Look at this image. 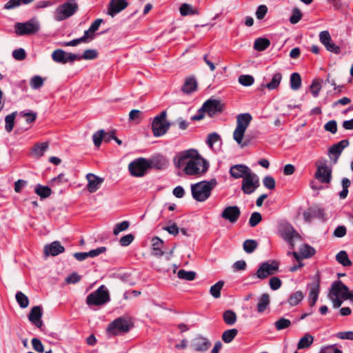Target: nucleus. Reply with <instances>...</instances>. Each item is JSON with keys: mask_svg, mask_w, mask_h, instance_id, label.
Returning <instances> with one entry per match:
<instances>
[{"mask_svg": "<svg viewBox=\"0 0 353 353\" xmlns=\"http://www.w3.org/2000/svg\"><path fill=\"white\" fill-rule=\"evenodd\" d=\"M176 168L185 165L183 171L187 175H198L205 173L208 168V163L201 157L195 149H189L177 154L174 159Z\"/></svg>", "mask_w": 353, "mask_h": 353, "instance_id": "f257e3e1", "label": "nucleus"}, {"mask_svg": "<svg viewBox=\"0 0 353 353\" xmlns=\"http://www.w3.org/2000/svg\"><path fill=\"white\" fill-rule=\"evenodd\" d=\"M217 185L215 179L202 181L191 185V192L194 199L199 202L206 201L210 196L212 190Z\"/></svg>", "mask_w": 353, "mask_h": 353, "instance_id": "f03ea898", "label": "nucleus"}, {"mask_svg": "<svg viewBox=\"0 0 353 353\" xmlns=\"http://www.w3.org/2000/svg\"><path fill=\"white\" fill-rule=\"evenodd\" d=\"M252 119L250 113H241L236 117V127L233 132V139L241 148L248 145L247 142H243V139Z\"/></svg>", "mask_w": 353, "mask_h": 353, "instance_id": "7ed1b4c3", "label": "nucleus"}, {"mask_svg": "<svg viewBox=\"0 0 353 353\" xmlns=\"http://www.w3.org/2000/svg\"><path fill=\"white\" fill-rule=\"evenodd\" d=\"M133 327V323L130 318L121 316L112 321L107 327L109 334L117 336L126 333Z\"/></svg>", "mask_w": 353, "mask_h": 353, "instance_id": "20e7f679", "label": "nucleus"}, {"mask_svg": "<svg viewBox=\"0 0 353 353\" xmlns=\"http://www.w3.org/2000/svg\"><path fill=\"white\" fill-rule=\"evenodd\" d=\"M110 300L108 288L102 285L97 290L90 293L86 298L88 305H103Z\"/></svg>", "mask_w": 353, "mask_h": 353, "instance_id": "39448f33", "label": "nucleus"}, {"mask_svg": "<svg viewBox=\"0 0 353 353\" xmlns=\"http://www.w3.org/2000/svg\"><path fill=\"white\" fill-rule=\"evenodd\" d=\"M78 5L74 0H70L59 5L54 14V19L57 21H63L72 16L78 10Z\"/></svg>", "mask_w": 353, "mask_h": 353, "instance_id": "423d86ee", "label": "nucleus"}, {"mask_svg": "<svg viewBox=\"0 0 353 353\" xmlns=\"http://www.w3.org/2000/svg\"><path fill=\"white\" fill-rule=\"evenodd\" d=\"M150 169L149 160L140 157L134 159L128 165V170L130 174L136 177H142Z\"/></svg>", "mask_w": 353, "mask_h": 353, "instance_id": "0eeeda50", "label": "nucleus"}, {"mask_svg": "<svg viewBox=\"0 0 353 353\" xmlns=\"http://www.w3.org/2000/svg\"><path fill=\"white\" fill-rule=\"evenodd\" d=\"M166 112L163 111L154 118L152 130L154 137H161L169 130L170 123L166 121Z\"/></svg>", "mask_w": 353, "mask_h": 353, "instance_id": "6e6552de", "label": "nucleus"}, {"mask_svg": "<svg viewBox=\"0 0 353 353\" xmlns=\"http://www.w3.org/2000/svg\"><path fill=\"white\" fill-rule=\"evenodd\" d=\"M39 29V23L35 18H32L26 23H17L15 24V32L20 36L35 34Z\"/></svg>", "mask_w": 353, "mask_h": 353, "instance_id": "1a4fd4ad", "label": "nucleus"}, {"mask_svg": "<svg viewBox=\"0 0 353 353\" xmlns=\"http://www.w3.org/2000/svg\"><path fill=\"white\" fill-rule=\"evenodd\" d=\"M279 263L277 261L272 260L262 263L258 268L256 276L259 279H265L269 276L273 275L279 270Z\"/></svg>", "mask_w": 353, "mask_h": 353, "instance_id": "9d476101", "label": "nucleus"}, {"mask_svg": "<svg viewBox=\"0 0 353 353\" xmlns=\"http://www.w3.org/2000/svg\"><path fill=\"white\" fill-rule=\"evenodd\" d=\"M260 186L259 178L254 172H249L243 177L241 190L245 194H251Z\"/></svg>", "mask_w": 353, "mask_h": 353, "instance_id": "9b49d317", "label": "nucleus"}, {"mask_svg": "<svg viewBox=\"0 0 353 353\" xmlns=\"http://www.w3.org/2000/svg\"><path fill=\"white\" fill-rule=\"evenodd\" d=\"M316 165L315 179L322 183H330L332 180V169L325 161L316 162Z\"/></svg>", "mask_w": 353, "mask_h": 353, "instance_id": "f8f14e48", "label": "nucleus"}, {"mask_svg": "<svg viewBox=\"0 0 353 353\" xmlns=\"http://www.w3.org/2000/svg\"><path fill=\"white\" fill-rule=\"evenodd\" d=\"M79 58L78 54L68 53L61 49H57L52 54V60L56 63L61 64L73 63Z\"/></svg>", "mask_w": 353, "mask_h": 353, "instance_id": "ddd939ff", "label": "nucleus"}, {"mask_svg": "<svg viewBox=\"0 0 353 353\" xmlns=\"http://www.w3.org/2000/svg\"><path fill=\"white\" fill-rule=\"evenodd\" d=\"M224 105L219 100L208 99L203 105L201 110L207 112L209 116L212 117L223 112Z\"/></svg>", "mask_w": 353, "mask_h": 353, "instance_id": "4468645a", "label": "nucleus"}, {"mask_svg": "<svg viewBox=\"0 0 353 353\" xmlns=\"http://www.w3.org/2000/svg\"><path fill=\"white\" fill-rule=\"evenodd\" d=\"M347 139L340 141L336 144L332 145L328 150V155L334 164H336L340 157L343 150L349 145Z\"/></svg>", "mask_w": 353, "mask_h": 353, "instance_id": "2eb2a0df", "label": "nucleus"}, {"mask_svg": "<svg viewBox=\"0 0 353 353\" xmlns=\"http://www.w3.org/2000/svg\"><path fill=\"white\" fill-rule=\"evenodd\" d=\"M319 40L327 51L336 54H338L341 52L340 47L332 41L328 31L325 30L319 33Z\"/></svg>", "mask_w": 353, "mask_h": 353, "instance_id": "dca6fc26", "label": "nucleus"}, {"mask_svg": "<svg viewBox=\"0 0 353 353\" xmlns=\"http://www.w3.org/2000/svg\"><path fill=\"white\" fill-rule=\"evenodd\" d=\"M210 345L211 343L208 339L200 334L196 336L190 342V347L196 352H205Z\"/></svg>", "mask_w": 353, "mask_h": 353, "instance_id": "f3484780", "label": "nucleus"}, {"mask_svg": "<svg viewBox=\"0 0 353 353\" xmlns=\"http://www.w3.org/2000/svg\"><path fill=\"white\" fill-rule=\"evenodd\" d=\"M307 288L310 290L309 304L312 307L315 305L320 292V277L319 274L315 276L313 282L308 284Z\"/></svg>", "mask_w": 353, "mask_h": 353, "instance_id": "a211bd4d", "label": "nucleus"}, {"mask_svg": "<svg viewBox=\"0 0 353 353\" xmlns=\"http://www.w3.org/2000/svg\"><path fill=\"white\" fill-rule=\"evenodd\" d=\"M241 215V210L236 205L226 207L222 212L221 216L230 223H235Z\"/></svg>", "mask_w": 353, "mask_h": 353, "instance_id": "6ab92c4d", "label": "nucleus"}, {"mask_svg": "<svg viewBox=\"0 0 353 353\" xmlns=\"http://www.w3.org/2000/svg\"><path fill=\"white\" fill-rule=\"evenodd\" d=\"M128 6V3L126 0H111L109 3L108 14L113 17L127 8Z\"/></svg>", "mask_w": 353, "mask_h": 353, "instance_id": "aec40b11", "label": "nucleus"}, {"mask_svg": "<svg viewBox=\"0 0 353 353\" xmlns=\"http://www.w3.org/2000/svg\"><path fill=\"white\" fill-rule=\"evenodd\" d=\"M252 171L247 165L243 164H236L232 165L230 169V174L234 179H240L247 176L249 172Z\"/></svg>", "mask_w": 353, "mask_h": 353, "instance_id": "412c9836", "label": "nucleus"}, {"mask_svg": "<svg viewBox=\"0 0 353 353\" xmlns=\"http://www.w3.org/2000/svg\"><path fill=\"white\" fill-rule=\"evenodd\" d=\"M86 179L88 181L87 189L90 193L95 192L104 181L103 178L92 173L87 174Z\"/></svg>", "mask_w": 353, "mask_h": 353, "instance_id": "4be33fe9", "label": "nucleus"}, {"mask_svg": "<svg viewBox=\"0 0 353 353\" xmlns=\"http://www.w3.org/2000/svg\"><path fill=\"white\" fill-rule=\"evenodd\" d=\"M303 219L305 222L310 223L314 218H319L325 220V213L322 209L309 208L305 210L303 214Z\"/></svg>", "mask_w": 353, "mask_h": 353, "instance_id": "5701e85b", "label": "nucleus"}, {"mask_svg": "<svg viewBox=\"0 0 353 353\" xmlns=\"http://www.w3.org/2000/svg\"><path fill=\"white\" fill-rule=\"evenodd\" d=\"M65 251V248L62 246L59 241H55L50 244H47L44 248V253L46 256H57Z\"/></svg>", "mask_w": 353, "mask_h": 353, "instance_id": "b1692460", "label": "nucleus"}, {"mask_svg": "<svg viewBox=\"0 0 353 353\" xmlns=\"http://www.w3.org/2000/svg\"><path fill=\"white\" fill-rule=\"evenodd\" d=\"M42 310L40 306H34L32 308L29 315L28 319L37 327L41 328L43 325L41 321Z\"/></svg>", "mask_w": 353, "mask_h": 353, "instance_id": "393cba45", "label": "nucleus"}, {"mask_svg": "<svg viewBox=\"0 0 353 353\" xmlns=\"http://www.w3.org/2000/svg\"><path fill=\"white\" fill-rule=\"evenodd\" d=\"M282 236L292 248L294 247L293 239L294 238H299V235L297 232L290 225H288L283 228L282 230Z\"/></svg>", "mask_w": 353, "mask_h": 353, "instance_id": "a878e982", "label": "nucleus"}, {"mask_svg": "<svg viewBox=\"0 0 353 353\" xmlns=\"http://www.w3.org/2000/svg\"><path fill=\"white\" fill-rule=\"evenodd\" d=\"M347 291V287L341 281H337L332 284L329 296L337 297L339 295L343 297V292Z\"/></svg>", "mask_w": 353, "mask_h": 353, "instance_id": "bb28decb", "label": "nucleus"}, {"mask_svg": "<svg viewBox=\"0 0 353 353\" xmlns=\"http://www.w3.org/2000/svg\"><path fill=\"white\" fill-rule=\"evenodd\" d=\"M163 241L158 236L153 237L152 239V254L157 257L163 255Z\"/></svg>", "mask_w": 353, "mask_h": 353, "instance_id": "cd10ccee", "label": "nucleus"}, {"mask_svg": "<svg viewBox=\"0 0 353 353\" xmlns=\"http://www.w3.org/2000/svg\"><path fill=\"white\" fill-rule=\"evenodd\" d=\"M197 88V82L194 77L186 79L183 87L182 91L186 94H190L194 92Z\"/></svg>", "mask_w": 353, "mask_h": 353, "instance_id": "c85d7f7f", "label": "nucleus"}, {"mask_svg": "<svg viewBox=\"0 0 353 353\" xmlns=\"http://www.w3.org/2000/svg\"><path fill=\"white\" fill-rule=\"evenodd\" d=\"M313 341L314 337L311 334L306 333L298 342L297 349L303 350L308 348L312 344Z\"/></svg>", "mask_w": 353, "mask_h": 353, "instance_id": "c756f323", "label": "nucleus"}, {"mask_svg": "<svg viewBox=\"0 0 353 353\" xmlns=\"http://www.w3.org/2000/svg\"><path fill=\"white\" fill-rule=\"evenodd\" d=\"M270 296L267 293L263 294L259 298V303H257L256 308L257 312L259 313L263 312L268 306L270 305Z\"/></svg>", "mask_w": 353, "mask_h": 353, "instance_id": "7c9ffc66", "label": "nucleus"}, {"mask_svg": "<svg viewBox=\"0 0 353 353\" xmlns=\"http://www.w3.org/2000/svg\"><path fill=\"white\" fill-rule=\"evenodd\" d=\"M282 74L281 72H276L273 74L272 80L270 82L265 85L264 86L267 88L268 90H272L276 89L282 80Z\"/></svg>", "mask_w": 353, "mask_h": 353, "instance_id": "2f4dec72", "label": "nucleus"}, {"mask_svg": "<svg viewBox=\"0 0 353 353\" xmlns=\"http://www.w3.org/2000/svg\"><path fill=\"white\" fill-rule=\"evenodd\" d=\"M34 192L41 199H46L52 194V190L48 186H44L40 184H37L35 186Z\"/></svg>", "mask_w": 353, "mask_h": 353, "instance_id": "473e14b6", "label": "nucleus"}, {"mask_svg": "<svg viewBox=\"0 0 353 353\" xmlns=\"http://www.w3.org/2000/svg\"><path fill=\"white\" fill-rule=\"evenodd\" d=\"M270 46V41L267 38H258L254 43V48L257 51H263Z\"/></svg>", "mask_w": 353, "mask_h": 353, "instance_id": "72a5a7b5", "label": "nucleus"}, {"mask_svg": "<svg viewBox=\"0 0 353 353\" xmlns=\"http://www.w3.org/2000/svg\"><path fill=\"white\" fill-rule=\"evenodd\" d=\"M223 319L227 325H232L236 322L237 316L234 311L228 310L223 312Z\"/></svg>", "mask_w": 353, "mask_h": 353, "instance_id": "f704fd0d", "label": "nucleus"}, {"mask_svg": "<svg viewBox=\"0 0 353 353\" xmlns=\"http://www.w3.org/2000/svg\"><path fill=\"white\" fill-rule=\"evenodd\" d=\"M238 332L239 331L236 328L227 330L223 332L221 339L224 343H229L236 336Z\"/></svg>", "mask_w": 353, "mask_h": 353, "instance_id": "c9c22d12", "label": "nucleus"}, {"mask_svg": "<svg viewBox=\"0 0 353 353\" xmlns=\"http://www.w3.org/2000/svg\"><path fill=\"white\" fill-rule=\"evenodd\" d=\"M304 298V294L301 291H296L292 293L288 299V303L290 306L297 305Z\"/></svg>", "mask_w": 353, "mask_h": 353, "instance_id": "e433bc0d", "label": "nucleus"}, {"mask_svg": "<svg viewBox=\"0 0 353 353\" xmlns=\"http://www.w3.org/2000/svg\"><path fill=\"white\" fill-rule=\"evenodd\" d=\"M290 88L293 90H299L301 86V77L297 72H294L291 74L290 79Z\"/></svg>", "mask_w": 353, "mask_h": 353, "instance_id": "4c0bfd02", "label": "nucleus"}, {"mask_svg": "<svg viewBox=\"0 0 353 353\" xmlns=\"http://www.w3.org/2000/svg\"><path fill=\"white\" fill-rule=\"evenodd\" d=\"M179 11L181 16L199 14L197 10L194 9L190 4L185 3L181 4Z\"/></svg>", "mask_w": 353, "mask_h": 353, "instance_id": "58836bf2", "label": "nucleus"}, {"mask_svg": "<svg viewBox=\"0 0 353 353\" xmlns=\"http://www.w3.org/2000/svg\"><path fill=\"white\" fill-rule=\"evenodd\" d=\"M224 285L223 281H219L216 283L214 285L211 286L210 289V294L215 299H219L221 297V291Z\"/></svg>", "mask_w": 353, "mask_h": 353, "instance_id": "ea45409f", "label": "nucleus"}, {"mask_svg": "<svg viewBox=\"0 0 353 353\" xmlns=\"http://www.w3.org/2000/svg\"><path fill=\"white\" fill-rule=\"evenodd\" d=\"M336 261L345 267L352 265L351 261L349 259L347 254L345 251H340L336 256Z\"/></svg>", "mask_w": 353, "mask_h": 353, "instance_id": "a19ab883", "label": "nucleus"}, {"mask_svg": "<svg viewBox=\"0 0 353 353\" xmlns=\"http://www.w3.org/2000/svg\"><path fill=\"white\" fill-rule=\"evenodd\" d=\"M48 148V143L47 142L37 143L34 146L32 149V152L37 157H41L44 154L45 152L47 150Z\"/></svg>", "mask_w": 353, "mask_h": 353, "instance_id": "79ce46f5", "label": "nucleus"}, {"mask_svg": "<svg viewBox=\"0 0 353 353\" xmlns=\"http://www.w3.org/2000/svg\"><path fill=\"white\" fill-rule=\"evenodd\" d=\"M299 254L301 259L303 260V259L310 258L313 256L315 254V250L308 245H304L303 247L301 248Z\"/></svg>", "mask_w": 353, "mask_h": 353, "instance_id": "37998d69", "label": "nucleus"}, {"mask_svg": "<svg viewBox=\"0 0 353 353\" xmlns=\"http://www.w3.org/2000/svg\"><path fill=\"white\" fill-rule=\"evenodd\" d=\"M257 246V242L253 239H247L243 244V250L248 254L252 253L256 249Z\"/></svg>", "mask_w": 353, "mask_h": 353, "instance_id": "c03bdc74", "label": "nucleus"}, {"mask_svg": "<svg viewBox=\"0 0 353 353\" xmlns=\"http://www.w3.org/2000/svg\"><path fill=\"white\" fill-rule=\"evenodd\" d=\"M177 276L179 279L186 281H193L196 277V273L194 271H186L181 269L178 271Z\"/></svg>", "mask_w": 353, "mask_h": 353, "instance_id": "a18cd8bd", "label": "nucleus"}, {"mask_svg": "<svg viewBox=\"0 0 353 353\" xmlns=\"http://www.w3.org/2000/svg\"><path fill=\"white\" fill-rule=\"evenodd\" d=\"M98 53L97 50H92V49H88L85 50L82 55L78 54V57H79L77 60L79 61L81 59H85V60H92L94 59L97 57Z\"/></svg>", "mask_w": 353, "mask_h": 353, "instance_id": "49530a36", "label": "nucleus"}, {"mask_svg": "<svg viewBox=\"0 0 353 353\" xmlns=\"http://www.w3.org/2000/svg\"><path fill=\"white\" fill-rule=\"evenodd\" d=\"M351 182L349 179L343 178L341 181L343 190L339 192V197L344 199L347 197L348 194V188L350 186Z\"/></svg>", "mask_w": 353, "mask_h": 353, "instance_id": "de8ad7c7", "label": "nucleus"}, {"mask_svg": "<svg viewBox=\"0 0 353 353\" xmlns=\"http://www.w3.org/2000/svg\"><path fill=\"white\" fill-rule=\"evenodd\" d=\"M16 300L21 307L26 308L28 306L29 301L26 295L21 292H18L16 294Z\"/></svg>", "mask_w": 353, "mask_h": 353, "instance_id": "09e8293b", "label": "nucleus"}, {"mask_svg": "<svg viewBox=\"0 0 353 353\" xmlns=\"http://www.w3.org/2000/svg\"><path fill=\"white\" fill-rule=\"evenodd\" d=\"M43 82L44 80L41 77L36 75L30 79V85L32 89L37 90L43 86Z\"/></svg>", "mask_w": 353, "mask_h": 353, "instance_id": "8fccbe9b", "label": "nucleus"}, {"mask_svg": "<svg viewBox=\"0 0 353 353\" xmlns=\"http://www.w3.org/2000/svg\"><path fill=\"white\" fill-rule=\"evenodd\" d=\"M221 141V138L220 135L218 133H216V132H212V133H210L208 135V138H207V140H206V143L208 144V145L211 149H212L213 148V145L215 143H217V142Z\"/></svg>", "mask_w": 353, "mask_h": 353, "instance_id": "3c124183", "label": "nucleus"}, {"mask_svg": "<svg viewBox=\"0 0 353 353\" xmlns=\"http://www.w3.org/2000/svg\"><path fill=\"white\" fill-rule=\"evenodd\" d=\"M14 118H15V113L13 112L10 114H8L5 118V129L8 132H10L14 127Z\"/></svg>", "mask_w": 353, "mask_h": 353, "instance_id": "603ef678", "label": "nucleus"}, {"mask_svg": "<svg viewBox=\"0 0 353 353\" xmlns=\"http://www.w3.org/2000/svg\"><path fill=\"white\" fill-rule=\"evenodd\" d=\"M254 77L249 74H242L239 77V82L243 86H250L254 83Z\"/></svg>", "mask_w": 353, "mask_h": 353, "instance_id": "864d4df0", "label": "nucleus"}, {"mask_svg": "<svg viewBox=\"0 0 353 353\" xmlns=\"http://www.w3.org/2000/svg\"><path fill=\"white\" fill-rule=\"evenodd\" d=\"M288 254H290V252L288 253ZM291 254L294 257V259L296 260L297 261V264L296 265H294L292 266H291L289 269V270L292 272H296V270H298L299 268H301V267H303L304 265V264L302 263V259H301L300 257V255L298 252H293L291 253Z\"/></svg>", "mask_w": 353, "mask_h": 353, "instance_id": "5fc2aeb1", "label": "nucleus"}, {"mask_svg": "<svg viewBox=\"0 0 353 353\" xmlns=\"http://www.w3.org/2000/svg\"><path fill=\"white\" fill-rule=\"evenodd\" d=\"M288 254H290V252L288 253ZM291 254L294 257V259L296 260L297 261V264L296 265H294L292 266H291L289 269V270L292 272H296V270H298L299 268H301V267H303L304 265V264L302 263V259H301L300 257V255L298 252H293L291 253Z\"/></svg>", "mask_w": 353, "mask_h": 353, "instance_id": "6e6d98bb", "label": "nucleus"}, {"mask_svg": "<svg viewBox=\"0 0 353 353\" xmlns=\"http://www.w3.org/2000/svg\"><path fill=\"white\" fill-rule=\"evenodd\" d=\"M288 254H290V252L288 253ZM291 254L294 257V259L296 260L297 261V264L296 265H294L292 266H291L289 269V270L292 272H296V270H298L299 268H301V267H303L304 265V264L302 263V259H301L300 257V255L298 252H293L291 253Z\"/></svg>", "mask_w": 353, "mask_h": 353, "instance_id": "4d7b16f0", "label": "nucleus"}, {"mask_svg": "<svg viewBox=\"0 0 353 353\" xmlns=\"http://www.w3.org/2000/svg\"><path fill=\"white\" fill-rule=\"evenodd\" d=\"M277 330H284L291 325V321L285 318H281L274 323Z\"/></svg>", "mask_w": 353, "mask_h": 353, "instance_id": "13d9d810", "label": "nucleus"}, {"mask_svg": "<svg viewBox=\"0 0 353 353\" xmlns=\"http://www.w3.org/2000/svg\"><path fill=\"white\" fill-rule=\"evenodd\" d=\"M143 117V113L139 110H132L129 113V121L139 123Z\"/></svg>", "mask_w": 353, "mask_h": 353, "instance_id": "bf43d9fd", "label": "nucleus"}, {"mask_svg": "<svg viewBox=\"0 0 353 353\" xmlns=\"http://www.w3.org/2000/svg\"><path fill=\"white\" fill-rule=\"evenodd\" d=\"M130 226V223L128 221H123L115 225L113 234L114 235H118L121 232L126 230Z\"/></svg>", "mask_w": 353, "mask_h": 353, "instance_id": "052dcab7", "label": "nucleus"}, {"mask_svg": "<svg viewBox=\"0 0 353 353\" xmlns=\"http://www.w3.org/2000/svg\"><path fill=\"white\" fill-rule=\"evenodd\" d=\"M103 137H104V130H98L93 134V136H92L93 142H94V145L97 148H99L101 145V142L103 140Z\"/></svg>", "mask_w": 353, "mask_h": 353, "instance_id": "680f3d73", "label": "nucleus"}, {"mask_svg": "<svg viewBox=\"0 0 353 353\" xmlns=\"http://www.w3.org/2000/svg\"><path fill=\"white\" fill-rule=\"evenodd\" d=\"M321 89V85L320 82L316 79L313 80L310 86V90L314 97H317L319 96Z\"/></svg>", "mask_w": 353, "mask_h": 353, "instance_id": "e2e57ef3", "label": "nucleus"}, {"mask_svg": "<svg viewBox=\"0 0 353 353\" xmlns=\"http://www.w3.org/2000/svg\"><path fill=\"white\" fill-rule=\"evenodd\" d=\"M262 220V216L259 212H253L250 218L249 219V225L251 227H255Z\"/></svg>", "mask_w": 353, "mask_h": 353, "instance_id": "0e129e2a", "label": "nucleus"}, {"mask_svg": "<svg viewBox=\"0 0 353 353\" xmlns=\"http://www.w3.org/2000/svg\"><path fill=\"white\" fill-rule=\"evenodd\" d=\"M263 184L266 188L269 190H274L276 186L275 180L271 176H265L263 179Z\"/></svg>", "mask_w": 353, "mask_h": 353, "instance_id": "69168bd1", "label": "nucleus"}, {"mask_svg": "<svg viewBox=\"0 0 353 353\" xmlns=\"http://www.w3.org/2000/svg\"><path fill=\"white\" fill-rule=\"evenodd\" d=\"M301 17L302 14L300 10L297 8H294L292 10V14L290 18V21L292 24H296L301 19Z\"/></svg>", "mask_w": 353, "mask_h": 353, "instance_id": "338daca9", "label": "nucleus"}, {"mask_svg": "<svg viewBox=\"0 0 353 353\" xmlns=\"http://www.w3.org/2000/svg\"><path fill=\"white\" fill-rule=\"evenodd\" d=\"M325 131L330 132L332 134H335L337 132V123L335 120L329 121L324 125Z\"/></svg>", "mask_w": 353, "mask_h": 353, "instance_id": "774afa93", "label": "nucleus"}]
</instances>
